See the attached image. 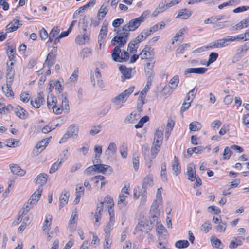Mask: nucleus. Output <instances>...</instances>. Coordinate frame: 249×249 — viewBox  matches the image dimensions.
Segmentation results:
<instances>
[{
  "mask_svg": "<svg viewBox=\"0 0 249 249\" xmlns=\"http://www.w3.org/2000/svg\"><path fill=\"white\" fill-rule=\"evenodd\" d=\"M114 31L116 32L117 35L111 40V44L115 46L111 53L112 58L115 62H126L129 59V53L124 50L121 52V48L127 43L130 33L122 31V29L118 30L115 29Z\"/></svg>",
  "mask_w": 249,
  "mask_h": 249,
  "instance_id": "1",
  "label": "nucleus"
},
{
  "mask_svg": "<svg viewBox=\"0 0 249 249\" xmlns=\"http://www.w3.org/2000/svg\"><path fill=\"white\" fill-rule=\"evenodd\" d=\"M134 89V87H130L111 100V102L114 103L115 107L117 109H120L123 106V103L126 101L129 95L133 92Z\"/></svg>",
  "mask_w": 249,
  "mask_h": 249,
  "instance_id": "2",
  "label": "nucleus"
},
{
  "mask_svg": "<svg viewBox=\"0 0 249 249\" xmlns=\"http://www.w3.org/2000/svg\"><path fill=\"white\" fill-rule=\"evenodd\" d=\"M79 126L75 124L70 125L66 132L64 134L59 141L60 143L65 142L69 138L76 139L78 136Z\"/></svg>",
  "mask_w": 249,
  "mask_h": 249,
  "instance_id": "3",
  "label": "nucleus"
},
{
  "mask_svg": "<svg viewBox=\"0 0 249 249\" xmlns=\"http://www.w3.org/2000/svg\"><path fill=\"white\" fill-rule=\"evenodd\" d=\"M129 186L125 185L122 189L121 193L119 195V198L117 202V206L120 209H122L125 207L127 204L126 201V198L128 197L129 193L128 189Z\"/></svg>",
  "mask_w": 249,
  "mask_h": 249,
  "instance_id": "4",
  "label": "nucleus"
},
{
  "mask_svg": "<svg viewBox=\"0 0 249 249\" xmlns=\"http://www.w3.org/2000/svg\"><path fill=\"white\" fill-rule=\"evenodd\" d=\"M133 197L135 199H137L141 197V204L144 205L147 200V191L142 188L141 189L139 186H136L133 191Z\"/></svg>",
  "mask_w": 249,
  "mask_h": 249,
  "instance_id": "5",
  "label": "nucleus"
},
{
  "mask_svg": "<svg viewBox=\"0 0 249 249\" xmlns=\"http://www.w3.org/2000/svg\"><path fill=\"white\" fill-rule=\"evenodd\" d=\"M57 52V47H54L48 54L43 66H47L48 68L53 66L55 62L56 55Z\"/></svg>",
  "mask_w": 249,
  "mask_h": 249,
  "instance_id": "6",
  "label": "nucleus"
},
{
  "mask_svg": "<svg viewBox=\"0 0 249 249\" xmlns=\"http://www.w3.org/2000/svg\"><path fill=\"white\" fill-rule=\"evenodd\" d=\"M142 23L137 18L130 20L129 22L122 27V31L130 33V31L136 30Z\"/></svg>",
  "mask_w": 249,
  "mask_h": 249,
  "instance_id": "7",
  "label": "nucleus"
},
{
  "mask_svg": "<svg viewBox=\"0 0 249 249\" xmlns=\"http://www.w3.org/2000/svg\"><path fill=\"white\" fill-rule=\"evenodd\" d=\"M231 42H232L231 36H228L211 43L209 44V47L211 48H223L228 46Z\"/></svg>",
  "mask_w": 249,
  "mask_h": 249,
  "instance_id": "8",
  "label": "nucleus"
},
{
  "mask_svg": "<svg viewBox=\"0 0 249 249\" xmlns=\"http://www.w3.org/2000/svg\"><path fill=\"white\" fill-rule=\"evenodd\" d=\"M140 55L142 59H154V49L150 46L146 45L141 51Z\"/></svg>",
  "mask_w": 249,
  "mask_h": 249,
  "instance_id": "9",
  "label": "nucleus"
},
{
  "mask_svg": "<svg viewBox=\"0 0 249 249\" xmlns=\"http://www.w3.org/2000/svg\"><path fill=\"white\" fill-rule=\"evenodd\" d=\"M51 137L46 138L39 142L36 145V147L33 150V153L36 155H38L46 147L48 144L50 139Z\"/></svg>",
  "mask_w": 249,
  "mask_h": 249,
  "instance_id": "10",
  "label": "nucleus"
},
{
  "mask_svg": "<svg viewBox=\"0 0 249 249\" xmlns=\"http://www.w3.org/2000/svg\"><path fill=\"white\" fill-rule=\"evenodd\" d=\"M107 23L103 22L101 29L98 35V43L99 44L100 48H101L102 43L104 42V40L107 36Z\"/></svg>",
  "mask_w": 249,
  "mask_h": 249,
  "instance_id": "11",
  "label": "nucleus"
},
{
  "mask_svg": "<svg viewBox=\"0 0 249 249\" xmlns=\"http://www.w3.org/2000/svg\"><path fill=\"white\" fill-rule=\"evenodd\" d=\"M70 193L68 190H64L59 196V209H62L68 202Z\"/></svg>",
  "mask_w": 249,
  "mask_h": 249,
  "instance_id": "12",
  "label": "nucleus"
},
{
  "mask_svg": "<svg viewBox=\"0 0 249 249\" xmlns=\"http://www.w3.org/2000/svg\"><path fill=\"white\" fill-rule=\"evenodd\" d=\"M186 174L188 176V179L191 181H194L196 178V173L195 167L193 163L188 164L187 168Z\"/></svg>",
  "mask_w": 249,
  "mask_h": 249,
  "instance_id": "13",
  "label": "nucleus"
},
{
  "mask_svg": "<svg viewBox=\"0 0 249 249\" xmlns=\"http://www.w3.org/2000/svg\"><path fill=\"white\" fill-rule=\"evenodd\" d=\"M42 190L43 189L42 187H39L35 191V192L31 195L30 199L28 200L30 201V203H32V204H35V205L37 204L41 196Z\"/></svg>",
  "mask_w": 249,
  "mask_h": 249,
  "instance_id": "14",
  "label": "nucleus"
},
{
  "mask_svg": "<svg viewBox=\"0 0 249 249\" xmlns=\"http://www.w3.org/2000/svg\"><path fill=\"white\" fill-rule=\"evenodd\" d=\"M117 152V146L115 142H110L107 149L105 151V154L107 156L108 158L112 157Z\"/></svg>",
  "mask_w": 249,
  "mask_h": 249,
  "instance_id": "15",
  "label": "nucleus"
},
{
  "mask_svg": "<svg viewBox=\"0 0 249 249\" xmlns=\"http://www.w3.org/2000/svg\"><path fill=\"white\" fill-rule=\"evenodd\" d=\"M14 111L16 115L21 119H25L28 116V112L21 107L17 105L14 108Z\"/></svg>",
  "mask_w": 249,
  "mask_h": 249,
  "instance_id": "16",
  "label": "nucleus"
},
{
  "mask_svg": "<svg viewBox=\"0 0 249 249\" xmlns=\"http://www.w3.org/2000/svg\"><path fill=\"white\" fill-rule=\"evenodd\" d=\"M20 21L18 19L14 20L9 23L6 27V33H11L16 31L22 24H19Z\"/></svg>",
  "mask_w": 249,
  "mask_h": 249,
  "instance_id": "17",
  "label": "nucleus"
},
{
  "mask_svg": "<svg viewBox=\"0 0 249 249\" xmlns=\"http://www.w3.org/2000/svg\"><path fill=\"white\" fill-rule=\"evenodd\" d=\"M43 92H39L37 95V97L35 98V101L31 100V104L35 108H38L41 106L45 100Z\"/></svg>",
  "mask_w": 249,
  "mask_h": 249,
  "instance_id": "18",
  "label": "nucleus"
},
{
  "mask_svg": "<svg viewBox=\"0 0 249 249\" xmlns=\"http://www.w3.org/2000/svg\"><path fill=\"white\" fill-rule=\"evenodd\" d=\"M155 61L153 59L149 60L146 63L144 70L146 74L147 75H154V72L153 71V68L154 67Z\"/></svg>",
  "mask_w": 249,
  "mask_h": 249,
  "instance_id": "19",
  "label": "nucleus"
},
{
  "mask_svg": "<svg viewBox=\"0 0 249 249\" xmlns=\"http://www.w3.org/2000/svg\"><path fill=\"white\" fill-rule=\"evenodd\" d=\"M163 128H158L156 130L154 137L153 142L162 144L163 140Z\"/></svg>",
  "mask_w": 249,
  "mask_h": 249,
  "instance_id": "20",
  "label": "nucleus"
},
{
  "mask_svg": "<svg viewBox=\"0 0 249 249\" xmlns=\"http://www.w3.org/2000/svg\"><path fill=\"white\" fill-rule=\"evenodd\" d=\"M119 70L122 74V81H124L125 79H129L131 77V69L127 68L125 66L121 65L119 67Z\"/></svg>",
  "mask_w": 249,
  "mask_h": 249,
  "instance_id": "21",
  "label": "nucleus"
},
{
  "mask_svg": "<svg viewBox=\"0 0 249 249\" xmlns=\"http://www.w3.org/2000/svg\"><path fill=\"white\" fill-rule=\"evenodd\" d=\"M172 169L176 176L180 174L181 171V167L179 165L178 158L176 156H174V160L172 164Z\"/></svg>",
  "mask_w": 249,
  "mask_h": 249,
  "instance_id": "22",
  "label": "nucleus"
},
{
  "mask_svg": "<svg viewBox=\"0 0 249 249\" xmlns=\"http://www.w3.org/2000/svg\"><path fill=\"white\" fill-rule=\"evenodd\" d=\"M228 18V17L224 15H221L216 16H212L205 20L204 23L205 24H213L215 22H217L223 19H225Z\"/></svg>",
  "mask_w": 249,
  "mask_h": 249,
  "instance_id": "23",
  "label": "nucleus"
},
{
  "mask_svg": "<svg viewBox=\"0 0 249 249\" xmlns=\"http://www.w3.org/2000/svg\"><path fill=\"white\" fill-rule=\"evenodd\" d=\"M244 240V238L242 236L233 237L229 245V248L231 249L237 248L238 246L242 245Z\"/></svg>",
  "mask_w": 249,
  "mask_h": 249,
  "instance_id": "24",
  "label": "nucleus"
},
{
  "mask_svg": "<svg viewBox=\"0 0 249 249\" xmlns=\"http://www.w3.org/2000/svg\"><path fill=\"white\" fill-rule=\"evenodd\" d=\"M207 71V69L205 68H188L185 71V74L188 73H196L199 74H204Z\"/></svg>",
  "mask_w": 249,
  "mask_h": 249,
  "instance_id": "25",
  "label": "nucleus"
},
{
  "mask_svg": "<svg viewBox=\"0 0 249 249\" xmlns=\"http://www.w3.org/2000/svg\"><path fill=\"white\" fill-rule=\"evenodd\" d=\"M153 184V176L151 174H148L143 178L142 188L147 191V188L152 186Z\"/></svg>",
  "mask_w": 249,
  "mask_h": 249,
  "instance_id": "26",
  "label": "nucleus"
},
{
  "mask_svg": "<svg viewBox=\"0 0 249 249\" xmlns=\"http://www.w3.org/2000/svg\"><path fill=\"white\" fill-rule=\"evenodd\" d=\"M168 8L167 5L163 2H160L158 7L152 12L153 17H156L159 13H161L165 11Z\"/></svg>",
  "mask_w": 249,
  "mask_h": 249,
  "instance_id": "27",
  "label": "nucleus"
},
{
  "mask_svg": "<svg viewBox=\"0 0 249 249\" xmlns=\"http://www.w3.org/2000/svg\"><path fill=\"white\" fill-rule=\"evenodd\" d=\"M192 13V11L189 9H183L178 11L176 18H181L182 19H186L191 16Z\"/></svg>",
  "mask_w": 249,
  "mask_h": 249,
  "instance_id": "28",
  "label": "nucleus"
},
{
  "mask_svg": "<svg viewBox=\"0 0 249 249\" xmlns=\"http://www.w3.org/2000/svg\"><path fill=\"white\" fill-rule=\"evenodd\" d=\"M48 179V175L45 173H41L39 174L36 178H35V180L36 184L40 185V187L43 185H44Z\"/></svg>",
  "mask_w": 249,
  "mask_h": 249,
  "instance_id": "29",
  "label": "nucleus"
},
{
  "mask_svg": "<svg viewBox=\"0 0 249 249\" xmlns=\"http://www.w3.org/2000/svg\"><path fill=\"white\" fill-rule=\"evenodd\" d=\"M150 35L147 29L143 30L134 39L135 41L139 44L140 42L144 40L146 38Z\"/></svg>",
  "mask_w": 249,
  "mask_h": 249,
  "instance_id": "30",
  "label": "nucleus"
},
{
  "mask_svg": "<svg viewBox=\"0 0 249 249\" xmlns=\"http://www.w3.org/2000/svg\"><path fill=\"white\" fill-rule=\"evenodd\" d=\"M107 171H108L109 174L112 172V169L110 166L103 164L96 165V172L104 174Z\"/></svg>",
  "mask_w": 249,
  "mask_h": 249,
  "instance_id": "31",
  "label": "nucleus"
},
{
  "mask_svg": "<svg viewBox=\"0 0 249 249\" xmlns=\"http://www.w3.org/2000/svg\"><path fill=\"white\" fill-rule=\"evenodd\" d=\"M7 73L6 75V86L10 87L13 82L14 77V70L12 67H8L7 69Z\"/></svg>",
  "mask_w": 249,
  "mask_h": 249,
  "instance_id": "32",
  "label": "nucleus"
},
{
  "mask_svg": "<svg viewBox=\"0 0 249 249\" xmlns=\"http://www.w3.org/2000/svg\"><path fill=\"white\" fill-rule=\"evenodd\" d=\"M60 31V29L59 27H56V26L54 27L52 29L51 31L50 32V33L49 34L48 42H49V43L53 42L54 43V40L55 39V38H56V36L58 35Z\"/></svg>",
  "mask_w": 249,
  "mask_h": 249,
  "instance_id": "33",
  "label": "nucleus"
},
{
  "mask_svg": "<svg viewBox=\"0 0 249 249\" xmlns=\"http://www.w3.org/2000/svg\"><path fill=\"white\" fill-rule=\"evenodd\" d=\"M10 168L12 173L19 176H24L25 171L22 170L18 165L16 164L10 165Z\"/></svg>",
  "mask_w": 249,
  "mask_h": 249,
  "instance_id": "34",
  "label": "nucleus"
},
{
  "mask_svg": "<svg viewBox=\"0 0 249 249\" xmlns=\"http://www.w3.org/2000/svg\"><path fill=\"white\" fill-rule=\"evenodd\" d=\"M187 28L186 27H184L181 29H180L178 32H177L175 36L173 37L172 39V44H174L175 41H177L178 40V38L181 37L182 39H183L184 36V33L187 31Z\"/></svg>",
  "mask_w": 249,
  "mask_h": 249,
  "instance_id": "35",
  "label": "nucleus"
},
{
  "mask_svg": "<svg viewBox=\"0 0 249 249\" xmlns=\"http://www.w3.org/2000/svg\"><path fill=\"white\" fill-rule=\"evenodd\" d=\"M76 198L74 199L73 202L75 204H77L80 201V197L84 194V187L83 186H77L76 188Z\"/></svg>",
  "mask_w": 249,
  "mask_h": 249,
  "instance_id": "36",
  "label": "nucleus"
},
{
  "mask_svg": "<svg viewBox=\"0 0 249 249\" xmlns=\"http://www.w3.org/2000/svg\"><path fill=\"white\" fill-rule=\"evenodd\" d=\"M61 107L65 109L67 112H68L69 111V101L67 95L65 94L62 93L61 94Z\"/></svg>",
  "mask_w": 249,
  "mask_h": 249,
  "instance_id": "37",
  "label": "nucleus"
},
{
  "mask_svg": "<svg viewBox=\"0 0 249 249\" xmlns=\"http://www.w3.org/2000/svg\"><path fill=\"white\" fill-rule=\"evenodd\" d=\"M52 216L51 215H48L46 217V219L42 226L43 231H49L52 224Z\"/></svg>",
  "mask_w": 249,
  "mask_h": 249,
  "instance_id": "38",
  "label": "nucleus"
},
{
  "mask_svg": "<svg viewBox=\"0 0 249 249\" xmlns=\"http://www.w3.org/2000/svg\"><path fill=\"white\" fill-rule=\"evenodd\" d=\"M47 103L48 108H52L56 106L57 104V100L54 96L52 94H50L48 96Z\"/></svg>",
  "mask_w": 249,
  "mask_h": 249,
  "instance_id": "39",
  "label": "nucleus"
},
{
  "mask_svg": "<svg viewBox=\"0 0 249 249\" xmlns=\"http://www.w3.org/2000/svg\"><path fill=\"white\" fill-rule=\"evenodd\" d=\"M64 160L62 158L60 159V160L59 159H58V160L53 163L50 168L49 170V173L53 174L55 172L60 168L61 164L64 162Z\"/></svg>",
  "mask_w": 249,
  "mask_h": 249,
  "instance_id": "40",
  "label": "nucleus"
},
{
  "mask_svg": "<svg viewBox=\"0 0 249 249\" xmlns=\"http://www.w3.org/2000/svg\"><path fill=\"white\" fill-rule=\"evenodd\" d=\"M231 42L235 41H246L249 40L248 36H247L246 32L244 34H241L235 36H231Z\"/></svg>",
  "mask_w": 249,
  "mask_h": 249,
  "instance_id": "41",
  "label": "nucleus"
},
{
  "mask_svg": "<svg viewBox=\"0 0 249 249\" xmlns=\"http://www.w3.org/2000/svg\"><path fill=\"white\" fill-rule=\"evenodd\" d=\"M211 242L213 246L219 249H222L224 245L218 238L215 236H212L211 238Z\"/></svg>",
  "mask_w": 249,
  "mask_h": 249,
  "instance_id": "42",
  "label": "nucleus"
},
{
  "mask_svg": "<svg viewBox=\"0 0 249 249\" xmlns=\"http://www.w3.org/2000/svg\"><path fill=\"white\" fill-rule=\"evenodd\" d=\"M78 218V211L77 209H75L72 213L71 218L69 222V227L71 228L73 225L76 223Z\"/></svg>",
  "mask_w": 249,
  "mask_h": 249,
  "instance_id": "43",
  "label": "nucleus"
},
{
  "mask_svg": "<svg viewBox=\"0 0 249 249\" xmlns=\"http://www.w3.org/2000/svg\"><path fill=\"white\" fill-rule=\"evenodd\" d=\"M202 128V125L198 121L191 122L189 124V129L191 131H196L200 130Z\"/></svg>",
  "mask_w": 249,
  "mask_h": 249,
  "instance_id": "44",
  "label": "nucleus"
},
{
  "mask_svg": "<svg viewBox=\"0 0 249 249\" xmlns=\"http://www.w3.org/2000/svg\"><path fill=\"white\" fill-rule=\"evenodd\" d=\"M139 47V44L135 41V40H132L130 41L128 45L127 50L131 53H134L137 52V50Z\"/></svg>",
  "mask_w": 249,
  "mask_h": 249,
  "instance_id": "45",
  "label": "nucleus"
},
{
  "mask_svg": "<svg viewBox=\"0 0 249 249\" xmlns=\"http://www.w3.org/2000/svg\"><path fill=\"white\" fill-rule=\"evenodd\" d=\"M165 25V23L163 21H161L155 24L153 26L151 27L149 29L147 30L151 35V34L158 31L159 29H160L162 27H164Z\"/></svg>",
  "mask_w": 249,
  "mask_h": 249,
  "instance_id": "46",
  "label": "nucleus"
},
{
  "mask_svg": "<svg viewBox=\"0 0 249 249\" xmlns=\"http://www.w3.org/2000/svg\"><path fill=\"white\" fill-rule=\"evenodd\" d=\"M162 144H159L155 142L153 143V145L151 149V153L152 158H154L156 155L158 154L160 147Z\"/></svg>",
  "mask_w": 249,
  "mask_h": 249,
  "instance_id": "47",
  "label": "nucleus"
},
{
  "mask_svg": "<svg viewBox=\"0 0 249 249\" xmlns=\"http://www.w3.org/2000/svg\"><path fill=\"white\" fill-rule=\"evenodd\" d=\"M13 107L11 105H8L7 106L2 103H0V114H6L12 109Z\"/></svg>",
  "mask_w": 249,
  "mask_h": 249,
  "instance_id": "48",
  "label": "nucleus"
},
{
  "mask_svg": "<svg viewBox=\"0 0 249 249\" xmlns=\"http://www.w3.org/2000/svg\"><path fill=\"white\" fill-rule=\"evenodd\" d=\"M227 227V223L225 222L220 221L219 223L215 227L217 232L223 233L225 232Z\"/></svg>",
  "mask_w": 249,
  "mask_h": 249,
  "instance_id": "49",
  "label": "nucleus"
},
{
  "mask_svg": "<svg viewBox=\"0 0 249 249\" xmlns=\"http://www.w3.org/2000/svg\"><path fill=\"white\" fill-rule=\"evenodd\" d=\"M189 243L187 240H179L176 242L175 247L178 249H183L189 246Z\"/></svg>",
  "mask_w": 249,
  "mask_h": 249,
  "instance_id": "50",
  "label": "nucleus"
},
{
  "mask_svg": "<svg viewBox=\"0 0 249 249\" xmlns=\"http://www.w3.org/2000/svg\"><path fill=\"white\" fill-rule=\"evenodd\" d=\"M7 51V53L8 55V57H9V59L10 61L14 60L15 55L16 53L15 48H14L12 46H8Z\"/></svg>",
  "mask_w": 249,
  "mask_h": 249,
  "instance_id": "51",
  "label": "nucleus"
},
{
  "mask_svg": "<svg viewBox=\"0 0 249 249\" xmlns=\"http://www.w3.org/2000/svg\"><path fill=\"white\" fill-rule=\"evenodd\" d=\"M137 116L136 113H131L125 118L124 122L127 123H134L138 120V118H136Z\"/></svg>",
  "mask_w": 249,
  "mask_h": 249,
  "instance_id": "52",
  "label": "nucleus"
},
{
  "mask_svg": "<svg viewBox=\"0 0 249 249\" xmlns=\"http://www.w3.org/2000/svg\"><path fill=\"white\" fill-rule=\"evenodd\" d=\"M91 53L90 49L86 48L82 50L79 53V56L83 59L88 57Z\"/></svg>",
  "mask_w": 249,
  "mask_h": 249,
  "instance_id": "53",
  "label": "nucleus"
},
{
  "mask_svg": "<svg viewBox=\"0 0 249 249\" xmlns=\"http://www.w3.org/2000/svg\"><path fill=\"white\" fill-rule=\"evenodd\" d=\"M35 204H32V203H30V201H28L26 204H25L22 210V215H25L34 206H35Z\"/></svg>",
  "mask_w": 249,
  "mask_h": 249,
  "instance_id": "54",
  "label": "nucleus"
},
{
  "mask_svg": "<svg viewBox=\"0 0 249 249\" xmlns=\"http://www.w3.org/2000/svg\"><path fill=\"white\" fill-rule=\"evenodd\" d=\"M179 83V77L178 75H175L170 80L168 85H171L170 87L173 89H175L178 85Z\"/></svg>",
  "mask_w": 249,
  "mask_h": 249,
  "instance_id": "55",
  "label": "nucleus"
},
{
  "mask_svg": "<svg viewBox=\"0 0 249 249\" xmlns=\"http://www.w3.org/2000/svg\"><path fill=\"white\" fill-rule=\"evenodd\" d=\"M112 241L109 236H105L104 242V249H110Z\"/></svg>",
  "mask_w": 249,
  "mask_h": 249,
  "instance_id": "56",
  "label": "nucleus"
},
{
  "mask_svg": "<svg viewBox=\"0 0 249 249\" xmlns=\"http://www.w3.org/2000/svg\"><path fill=\"white\" fill-rule=\"evenodd\" d=\"M232 154V152L231 148H229L228 146L226 147L223 153V159L224 160L229 159Z\"/></svg>",
  "mask_w": 249,
  "mask_h": 249,
  "instance_id": "57",
  "label": "nucleus"
},
{
  "mask_svg": "<svg viewBox=\"0 0 249 249\" xmlns=\"http://www.w3.org/2000/svg\"><path fill=\"white\" fill-rule=\"evenodd\" d=\"M218 57V54L217 53L214 52L211 53L209 55L208 61L207 63V66H208L210 64L215 61Z\"/></svg>",
  "mask_w": 249,
  "mask_h": 249,
  "instance_id": "58",
  "label": "nucleus"
},
{
  "mask_svg": "<svg viewBox=\"0 0 249 249\" xmlns=\"http://www.w3.org/2000/svg\"><path fill=\"white\" fill-rule=\"evenodd\" d=\"M174 89L170 87V85H166L163 89V94L165 96H168L171 94L174 91Z\"/></svg>",
  "mask_w": 249,
  "mask_h": 249,
  "instance_id": "59",
  "label": "nucleus"
},
{
  "mask_svg": "<svg viewBox=\"0 0 249 249\" xmlns=\"http://www.w3.org/2000/svg\"><path fill=\"white\" fill-rule=\"evenodd\" d=\"M133 168L135 171H137L139 166V156L136 154L133 155L132 159Z\"/></svg>",
  "mask_w": 249,
  "mask_h": 249,
  "instance_id": "60",
  "label": "nucleus"
},
{
  "mask_svg": "<svg viewBox=\"0 0 249 249\" xmlns=\"http://www.w3.org/2000/svg\"><path fill=\"white\" fill-rule=\"evenodd\" d=\"M101 128L102 126L100 124L93 126L91 128V129L89 131V134L92 136H94L99 133L101 131Z\"/></svg>",
  "mask_w": 249,
  "mask_h": 249,
  "instance_id": "61",
  "label": "nucleus"
},
{
  "mask_svg": "<svg viewBox=\"0 0 249 249\" xmlns=\"http://www.w3.org/2000/svg\"><path fill=\"white\" fill-rule=\"evenodd\" d=\"M107 12L108 9L107 8V5H105L104 4L101 6L98 12V15L99 16H101L102 18H103Z\"/></svg>",
  "mask_w": 249,
  "mask_h": 249,
  "instance_id": "62",
  "label": "nucleus"
},
{
  "mask_svg": "<svg viewBox=\"0 0 249 249\" xmlns=\"http://www.w3.org/2000/svg\"><path fill=\"white\" fill-rule=\"evenodd\" d=\"M71 32V31H70L69 29H68L67 31H66L62 32L58 36L56 37V38H55V39L54 40V44H57L59 42L60 39L68 36Z\"/></svg>",
  "mask_w": 249,
  "mask_h": 249,
  "instance_id": "63",
  "label": "nucleus"
},
{
  "mask_svg": "<svg viewBox=\"0 0 249 249\" xmlns=\"http://www.w3.org/2000/svg\"><path fill=\"white\" fill-rule=\"evenodd\" d=\"M2 89L7 97H13L14 92L11 89V86L10 87L6 86V89L5 90L4 89L3 86H2Z\"/></svg>",
  "mask_w": 249,
  "mask_h": 249,
  "instance_id": "64",
  "label": "nucleus"
}]
</instances>
